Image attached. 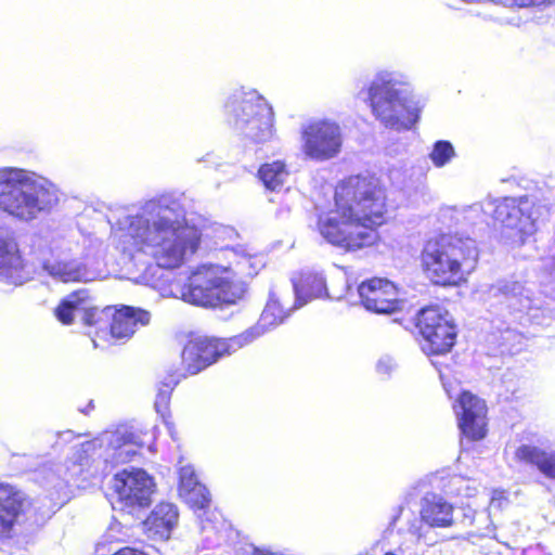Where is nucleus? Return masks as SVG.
I'll return each mask as SVG.
<instances>
[{
    "label": "nucleus",
    "instance_id": "obj_2",
    "mask_svg": "<svg viewBox=\"0 0 555 555\" xmlns=\"http://www.w3.org/2000/svg\"><path fill=\"white\" fill-rule=\"evenodd\" d=\"M203 232L179 217L169 206L158 205L150 217L132 220L122 235V250L145 254L165 270L186 263L201 248Z\"/></svg>",
    "mask_w": 555,
    "mask_h": 555
},
{
    "label": "nucleus",
    "instance_id": "obj_23",
    "mask_svg": "<svg viewBox=\"0 0 555 555\" xmlns=\"http://www.w3.org/2000/svg\"><path fill=\"white\" fill-rule=\"evenodd\" d=\"M288 176L287 165L281 159L263 163L257 170V178L267 190L272 192L280 191Z\"/></svg>",
    "mask_w": 555,
    "mask_h": 555
},
{
    "label": "nucleus",
    "instance_id": "obj_9",
    "mask_svg": "<svg viewBox=\"0 0 555 555\" xmlns=\"http://www.w3.org/2000/svg\"><path fill=\"white\" fill-rule=\"evenodd\" d=\"M151 313L131 306L91 308L85 312L83 322L94 327V337L108 334L115 339H129L142 326L150 323Z\"/></svg>",
    "mask_w": 555,
    "mask_h": 555
},
{
    "label": "nucleus",
    "instance_id": "obj_30",
    "mask_svg": "<svg viewBox=\"0 0 555 555\" xmlns=\"http://www.w3.org/2000/svg\"><path fill=\"white\" fill-rule=\"evenodd\" d=\"M384 555H397L393 552H386Z\"/></svg>",
    "mask_w": 555,
    "mask_h": 555
},
{
    "label": "nucleus",
    "instance_id": "obj_1",
    "mask_svg": "<svg viewBox=\"0 0 555 555\" xmlns=\"http://www.w3.org/2000/svg\"><path fill=\"white\" fill-rule=\"evenodd\" d=\"M388 215L386 188L374 177L353 175L336 183L333 207L317 215L315 231L334 249L354 254L378 245Z\"/></svg>",
    "mask_w": 555,
    "mask_h": 555
},
{
    "label": "nucleus",
    "instance_id": "obj_26",
    "mask_svg": "<svg viewBox=\"0 0 555 555\" xmlns=\"http://www.w3.org/2000/svg\"><path fill=\"white\" fill-rule=\"evenodd\" d=\"M546 451L535 446L522 444L515 451V459L521 463L530 464L539 467Z\"/></svg>",
    "mask_w": 555,
    "mask_h": 555
},
{
    "label": "nucleus",
    "instance_id": "obj_25",
    "mask_svg": "<svg viewBox=\"0 0 555 555\" xmlns=\"http://www.w3.org/2000/svg\"><path fill=\"white\" fill-rule=\"evenodd\" d=\"M455 156L453 145L446 140L437 141L434 144L433 151L429 155L433 164L436 167H443Z\"/></svg>",
    "mask_w": 555,
    "mask_h": 555
},
{
    "label": "nucleus",
    "instance_id": "obj_27",
    "mask_svg": "<svg viewBox=\"0 0 555 555\" xmlns=\"http://www.w3.org/2000/svg\"><path fill=\"white\" fill-rule=\"evenodd\" d=\"M77 306L72 301H62L55 308V317L64 325H70L74 322V312Z\"/></svg>",
    "mask_w": 555,
    "mask_h": 555
},
{
    "label": "nucleus",
    "instance_id": "obj_18",
    "mask_svg": "<svg viewBox=\"0 0 555 555\" xmlns=\"http://www.w3.org/2000/svg\"><path fill=\"white\" fill-rule=\"evenodd\" d=\"M25 495L16 487L0 483V535H10L25 511Z\"/></svg>",
    "mask_w": 555,
    "mask_h": 555
},
{
    "label": "nucleus",
    "instance_id": "obj_4",
    "mask_svg": "<svg viewBox=\"0 0 555 555\" xmlns=\"http://www.w3.org/2000/svg\"><path fill=\"white\" fill-rule=\"evenodd\" d=\"M253 275L251 259L246 256L228 267L203 263L190 272L181 298L203 308L235 305L244 297L247 279Z\"/></svg>",
    "mask_w": 555,
    "mask_h": 555
},
{
    "label": "nucleus",
    "instance_id": "obj_14",
    "mask_svg": "<svg viewBox=\"0 0 555 555\" xmlns=\"http://www.w3.org/2000/svg\"><path fill=\"white\" fill-rule=\"evenodd\" d=\"M460 412L457 413V427L463 437L476 442L486 438L488 434V406L483 399L462 391L457 397Z\"/></svg>",
    "mask_w": 555,
    "mask_h": 555
},
{
    "label": "nucleus",
    "instance_id": "obj_16",
    "mask_svg": "<svg viewBox=\"0 0 555 555\" xmlns=\"http://www.w3.org/2000/svg\"><path fill=\"white\" fill-rule=\"evenodd\" d=\"M0 280L21 285L25 280V261L12 235L0 231Z\"/></svg>",
    "mask_w": 555,
    "mask_h": 555
},
{
    "label": "nucleus",
    "instance_id": "obj_10",
    "mask_svg": "<svg viewBox=\"0 0 555 555\" xmlns=\"http://www.w3.org/2000/svg\"><path fill=\"white\" fill-rule=\"evenodd\" d=\"M232 113L242 130L255 143L269 141L274 134V113L267 100L249 93L232 102Z\"/></svg>",
    "mask_w": 555,
    "mask_h": 555
},
{
    "label": "nucleus",
    "instance_id": "obj_28",
    "mask_svg": "<svg viewBox=\"0 0 555 555\" xmlns=\"http://www.w3.org/2000/svg\"><path fill=\"white\" fill-rule=\"evenodd\" d=\"M538 469L545 477L550 479H555V453L546 452Z\"/></svg>",
    "mask_w": 555,
    "mask_h": 555
},
{
    "label": "nucleus",
    "instance_id": "obj_8",
    "mask_svg": "<svg viewBox=\"0 0 555 555\" xmlns=\"http://www.w3.org/2000/svg\"><path fill=\"white\" fill-rule=\"evenodd\" d=\"M421 348L427 356H444L452 351L457 328L448 311L437 305L422 308L414 318Z\"/></svg>",
    "mask_w": 555,
    "mask_h": 555
},
{
    "label": "nucleus",
    "instance_id": "obj_11",
    "mask_svg": "<svg viewBox=\"0 0 555 555\" xmlns=\"http://www.w3.org/2000/svg\"><path fill=\"white\" fill-rule=\"evenodd\" d=\"M153 478L143 469H122L112 478V490L120 508H144L152 503Z\"/></svg>",
    "mask_w": 555,
    "mask_h": 555
},
{
    "label": "nucleus",
    "instance_id": "obj_24",
    "mask_svg": "<svg viewBox=\"0 0 555 555\" xmlns=\"http://www.w3.org/2000/svg\"><path fill=\"white\" fill-rule=\"evenodd\" d=\"M112 453V461L115 465L129 463L137 454L138 443L135 442L132 434L116 435L114 440L109 443Z\"/></svg>",
    "mask_w": 555,
    "mask_h": 555
},
{
    "label": "nucleus",
    "instance_id": "obj_19",
    "mask_svg": "<svg viewBox=\"0 0 555 555\" xmlns=\"http://www.w3.org/2000/svg\"><path fill=\"white\" fill-rule=\"evenodd\" d=\"M454 507L441 496L433 494L422 502L421 520L431 528H447L453 525Z\"/></svg>",
    "mask_w": 555,
    "mask_h": 555
},
{
    "label": "nucleus",
    "instance_id": "obj_22",
    "mask_svg": "<svg viewBox=\"0 0 555 555\" xmlns=\"http://www.w3.org/2000/svg\"><path fill=\"white\" fill-rule=\"evenodd\" d=\"M294 289L298 298L311 300L323 297L326 294L324 278L315 272H300L293 280Z\"/></svg>",
    "mask_w": 555,
    "mask_h": 555
},
{
    "label": "nucleus",
    "instance_id": "obj_6",
    "mask_svg": "<svg viewBox=\"0 0 555 555\" xmlns=\"http://www.w3.org/2000/svg\"><path fill=\"white\" fill-rule=\"evenodd\" d=\"M392 79L377 78L369 87V104L375 118L388 129H412L420 120L418 101L399 88Z\"/></svg>",
    "mask_w": 555,
    "mask_h": 555
},
{
    "label": "nucleus",
    "instance_id": "obj_3",
    "mask_svg": "<svg viewBox=\"0 0 555 555\" xmlns=\"http://www.w3.org/2000/svg\"><path fill=\"white\" fill-rule=\"evenodd\" d=\"M420 268L435 286L457 287L467 283L478 263V248L469 236L439 232L424 240Z\"/></svg>",
    "mask_w": 555,
    "mask_h": 555
},
{
    "label": "nucleus",
    "instance_id": "obj_12",
    "mask_svg": "<svg viewBox=\"0 0 555 555\" xmlns=\"http://www.w3.org/2000/svg\"><path fill=\"white\" fill-rule=\"evenodd\" d=\"M302 151L314 160H326L336 156L341 147L339 126L328 120H313L301 130Z\"/></svg>",
    "mask_w": 555,
    "mask_h": 555
},
{
    "label": "nucleus",
    "instance_id": "obj_15",
    "mask_svg": "<svg viewBox=\"0 0 555 555\" xmlns=\"http://www.w3.org/2000/svg\"><path fill=\"white\" fill-rule=\"evenodd\" d=\"M493 218L504 228L519 233L526 232L533 224L531 204L526 197L503 198L495 205Z\"/></svg>",
    "mask_w": 555,
    "mask_h": 555
},
{
    "label": "nucleus",
    "instance_id": "obj_13",
    "mask_svg": "<svg viewBox=\"0 0 555 555\" xmlns=\"http://www.w3.org/2000/svg\"><path fill=\"white\" fill-rule=\"evenodd\" d=\"M361 305L378 314H391L401 310L398 285L386 278L373 276L358 285Z\"/></svg>",
    "mask_w": 555,
    "mask_h": 555
},
{
    "label": "nucleus",
    "instance_id": "obj_5",
    "mask_svg": "<svg viewBox=\"0 0 555 555\" xmlns=\"http://www.w3.org/2000/svg\"><path fill=\"white\" fill-rule=\"evenodd\" d=\"M55 191L29 180L22 170L0 171V209L21 220H31L57 203Z\"/></svg>",
    "mask_w": 555,
    "mask_h": 555
},
{
    "label": "nucleus",
    "instance_id": "obj_21",
    "mask_svg": "<svg viewBox=\"0 0 555 555\" xmlns=\"http://www.w3.org/2000/svg\"><path fill=\"white\" fill-rule=\"evenodd\" d=\"M179 382L180 378L176 373L167 374L156 385V396L154 401L156 412L163 418L164 424L166 425L172 437L175 436V423L172 421V415L170 412V400L172 392L177 385L179 384Z\"/></svg>",
    "mask_w": 555,
    "mask_h": 555
},
{
    "label": "nucleus",
    "instance_id": "obj_17",
    "mask_svg": "<svg viewBox=\"0 0 555 555\" xmlns=\"http://www.w3.org/2000/svg\"><path fill=\"white\" fill-rule=\"evenodd\" d=\"M179 520V512L175 504L158 503L142 521L143 532L149 539L167 541Z\"/></svg>",
    "mask_w": 555,
    "mask_h": 555
},
{
    "label": "nucleus",
    "instance_id": "obj_7",
    "mask_svg": "<svg viewBox=\"0 0 555 555\" xmlns=\"http://www.w3.org/2000/svg\"><path fill=\"white\" fill-rule=\"evenodd\" d=\"M264 333L256 325L232 337L190 334L181 351L183 376L196 375L224 357L251 344Z\"/></svg>",
    "mask_w": 555,
    "mask_h": 555
},
{
    "label": "nucleus",
    "instance_id": "obj_29",
    "mask_svg": "<svg viewBox=\"0 0 555 555\" xmlns=\"http://www.w3.org/2000/svg\"><path fill=\"white\" fill-rule=\"evenodd\" d=\"M112 555H147L145 552L130 546H124L119 550H117Z\"/></svg>",
    "mask_w": 555,
    "mask_h": 555
},
{
    "label": "nucleus",
    "instance_id": "obj_20",
    "mask_svg": "<svg viewBox=\"0 0 555 555\" xmlns=\"http://www.w3.org/2000/svg\"><path fill=\"white\" fill-rule=\"evenodd\" d=\"M178 493L182 501L193 511H201L209 507V491L204 485L197 481L196 476L193 473H180Z\"/></svg>",
    "mask_w": 555,
    "mask_h": 555
}]
</instances>
